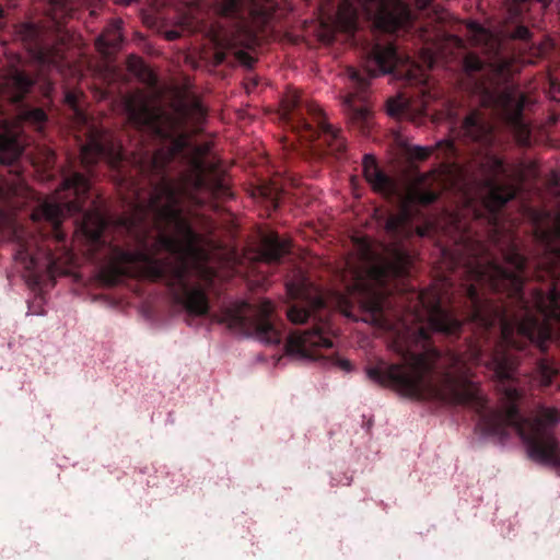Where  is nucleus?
<instances>
[{
    "label": "nucleus",
    "instance_id": "13",
    "mask_svg": "<svg viewBox=\"0 0 560 560\" xmlns=\"http://www.w3.org/2000/svg\"><path fill=\"white\" fill-rule=\"evenodd\" d=\"M102 159H107L112 164L119 162L120 145L110 132L95 129L90 132L86 143L81 148V162L89 167Z\"/></svg>",
    "mask_w": 560,
    "mask_h": 560
},
{
    "label": "nucleus",
    "instance_id": "46",
    "mask_svg": "<svg viewBox=\"0 0 560 560\" xmlns=\"http://www.w3.org/2000/svg\"><path fill=\"white\" fill-rule=\"evenodd\" d=\"M243 36H244L243 39H240V40L234 39L233 45L240 44L245 47H252L255 44L256 37L254 36V34L252 32L246 31V32H244Z\"/></svg>",
    "mask_w": 560,
    "mask_h": 560
},
{
    "label": "nucleus",
    "instance_id": "56",
    "mask_svg": "<svg viewBox=\"0 0 560 560\" xmlns=\"http://www.w3.org/2000/svg\"><path fill=\"white\" fill-rule=\"evenodd\" d=\"M139 0H115L116 3L120 4V5H130L131 3L133 2H138Z\"/></svg>",
    "mask_w": 560,
    "mask_h": 560
},
{
    "label": "nucleus",
    "instance_id": "20",
    "mask_svg": "<svg viewBox=\"0 0 560 560\" xmlns=\"http://www.w3.org/2000/svg\"><path fill=\"white\" fill-rule=\"evenodd\" d=\"M122 21L120 19L113 20L103 33L96 38L95 46L104 56L115 54L122 42Z\"/></svg>",
    "mask_w": 560,
    "mask_h": 560
},
{
    "label": "nucleus",
    "instance_id": "39",
    "mask_svg": "<svg viewBox=\"0 0 560 560\" xmlns=\"http://www.w3.org/2000/svg\"><path fill=\"white\" fill-rule=\"evenodd\" d=\"M483 67L482 61L476 55L468 54L464 59V69L466 72H476Z\"/></svg>",
    "mask_w": 560,
    "mask_h": 560
},
{
    "label": "nucleus",
    "instance_id": "35",
    "mask_svg": "<svg viewBox=\"0 0 560 560\" xmlns=\"http://www.w3.org/2000/svg\"><path fill=\"white\" fill-rule=\"evenodd\" d=\"M54 11V18L70 15L72 8L69 4V0H49Z\"/></svg>",
    "mask_w": 560,
    "mask_h": 560
},
{
    "label": "nucleus",
    "instance_id": "60",
    "mask_svg": "<svg viewBox=\"0 0 560 560\" xmlns=\"http://www.w3.org/2000/svg\"><path fill=\"white\" fill-rule=\"evenodd\" d=\"M417 233L420 235V236H423L424 235V232L422 229L418 228L417 229Z\"/></svg>",
    "mask_w": 560,
    "mask_h": 560
},
{
    "label": "nucleus",
    "instance_id": "29",
    "mask_svg": "<svg viewBox=\"0 0 560 560\" xmlns=\"http://www.w3.org/2000/svg\"><path fill=\"white\" fill-rule=\"evenodd\" d=\"M19 156L18 144L13 137L0 133V163L10 164Z\"/></svg>",
    "mask_w": 560,
    "mask_h": 560
},
{
    "label": "nucleus",
    "instance_id": "53",
    "mask_svg": "<svg viewBox=\"0 0 560 560\" xmlns=\"http://www.w3.org/2000/svg\"><path fill=\"white\" fill-rule=\"evenodd\" d=\"M164 35L167 40H175L179 37V32L171 30L166 31Z\"/></svg>",
    "mask_w": 560,
    "mask_h": 560
},
{
    "label": "nucleus",
    "instance_id": "28",
    "mask_svg": "<svg viewBox=\"0 0 560 560\" xmlns=\"http://www.w3.org/2000/svg\"><path fill=\"white\" fill-rule=\"evenodd\" d=\"M372 190L386 197L390 198L398 195V185L397 183L387 176L383 171L378 173V175L369 183Z\"/></svg>",
    "mask_w": 560,
    "mask_h": 560
},
{
    "label": "nucleus",
    "instance_id": "2",
    "mask_svg": "<svg viewBox=\"0 0 560 560\" xmlns=\"http://www.w3.org/2000/svg\"><path fill=\"white\" fill-rule=\"evenodd\" d=\"M211 149V142L194 147L188 155L189 167L179 180L174 182L162 176L148 203L158 231L156 236L149 242L147 234L139 233L138 248L135 250L115 247L107 264L100 271L104 282L115 285L124 277L151 281L161 279L165 272V264L155 256L165 250L179 256L178 264L172 270L174 282L184 290V298L178 299V302L191 315L202 316L208 313L209 301L206 292L199 287L186 289V260L206 261L208 254L203 248V235L192 229L188 217L183 212L182 199L187 197L200 203L202 201L195 194L202 190L214 197L229 195L225 176L218 172V161Z\"/></svg>",
    "mask_w": 560,
    "mask_h": 560
},
{
    "label": "nucleus",
    "instance_id": "37",
    "mask_svg": "<svg viewBox=\"0 0 560 560\" xmlns=\"http://www.w3.org/2000/svg\"><path fill=\"white\" fill-rule=\"evenodd\" d=\"M358 252L363 260L369 261L374 259V250L372 248L370 241L366 237L359 240Z\"/></svg>",
    "mask_w": 560,
    "mask_h": 560
},
{
    "label": "nucleus",
    "instance_id": "51",
    "mask_svg": "<svg viewBox=\"0 0 560 560\" xmlns=\"http://www.w3.org/2000/svg\"><path fill=\"white\" fill-rule=\"evenodd\" d=\"M65 102L70 106L74 107L78 102V95L73 92H68L65 96Z\"/></svg>",
    "mask_w": 560,
    "mask_h": 560
},
{
    "label": "nucleus",
    "instance_id": "15",
    "mask_svg": "<svg viewBox=\"0 0 560 560\" xmlns=\"http://www.w3.org/2000/svg\"><path fill=\"white\" fill-rule=\"evenodd\" d=\"M399 60L393 44H375L365 60V70L372 78L384 75L390 73Z\"/></svg>",
    "mask_w": 560,
    "mask_h": 560
},
{
    "label": "nucleus",
    "instance_id": "55",
    "mask_svg": "<svg viewBox=\"0 0 560 560\" xmlns=\"http://www.w3.org/2000/svg\"><path fill=\"white\" fill-rule=\"evenodd\" d=\"M432 1H428V0H418L417 1V7L419 9H425Z\"/></svg>",
    "mask_w": 560,
    "mask_h": 560
},
{
    "label": "nucleus",
    "instance_id": "44",
    "mask_svg": "<svg viewBox=\"0 0 560 560\" xmlns=\"http://www.w3.org/2000/svg\"><path fill=\"white\" fill-rule=\"evenodd\" d=\"M386 107L389 116H396L401 112L402 104L399 98H389L387 101Z\"/></svg>",
    "mask_w": 560,
    "mask_h": 560
},
{
    "label": "nucleus",
    "instance_id": "17",
    "mask_svg": "<svg viewBox=\"0 0 560 560\" xmlns=\"http://www.w3.org/2000/svg\"><path fill=\"white\" fill-rule=\"evenodd\" d=\"M32 195L33 192L19 176L0 178V201L5 202L9 210L23 207Z\"/></svg>",
    "mask_w": 560,
    "mask_h": 560
},
{
    "label": "nucleus",
    "instance_id": "22",
    "mask_svg": "<svg viewBox=\"0 0 560 560\" xmlns=\"http://www.w3.org/2000/svg\"><path fill=\"white\" fill-rule=\"evenodd\" d=\"M464 136L472 141L489 142L491 138V127L483 121L478 113L469 114L463 121Z\"/></svg>",
    "mask_w": 560,
    "mask_h": 560
},
{
    "label": "nucleus",
    "instance_id": "54",
    "mask_svg": "<svg viewBox=\"0 0 560 560\" xmlns=\"http://www.w3.org/2000/svg\"><path fill=\"white\" fill-rule=\"evenodd\" d=\"M225 59V54L223 51H217L214 54V63L215 65H220L224 61Z\"/></svg>",
    "mask_w": 560,
    "mask_h": 560
},
{
    "label": "nucleus",
    "instance_id": "26",
    "mask_svg": "<svg viewBox=\"0 0 560 560\" xmlns=\"http://www.w3.org/2000/svg\"><path fill=\"white\" fill-rule=\"evenodd\" d=\"M354 94H349L346 97L345 103L348 106L347 115L351 125L358 126L362 132H365V129L368 128L370 122L371 112L365 105L354 107Z\"/></svg>",
    "mask_w": 560,
    "mask_h": 560
},
{
    "label": "nucleus",
    "instance_id": "14",
    "mask_svg": "<svg viewBox=\"0 0 560 560\" xmlns=\"http://www.w3.org/2000/svg\"><path fill=\"white\" fill-rule=\"evenodd\" d=\"M410 19L408 7L400 0H381L377 3V13L374 24L385 32H395L402 27Z\"/></svg>",
    "mask_w": 560,
    "mask_h": 560
},
{
    "label": "nucleus",
    "instance_id": "31",
    "mask_svg": "<svg viewBox=\"0 0 560 560\" xmlns=\"http://www.w3.org/2000/svg\"><path fill=\"white\" fill-rule=\"evenodd\" d=\"M242 5V0H218L215 3V10L221 15L234 16L241 11Z\"/></svg>",
    "mask_w": 560,
    "mask_h": 560
},
{
    "label": "nucleus",
    "instance_id": "33",
    "mask_svg": "<svg viewBox=\"0 0 560 560\" xmlns=\"http://www.w3.org/2000/svg\"><path fill=\"white\" fill-rule=\"evenodd\" d=\"M363 176L368 183H371L378 173L380 170L375 158L372 154H365L362 161Z\"/></svg>",
    "mask_w": 560,
    "mask_h": 560
},
{
    "label": "nucleus",
    "instance_id": "49",
    "mask_svg": "<svg viewBox=\"0 0 560 560\" xmlns=\"http://www.w3.org/2000/svg\"><path fill=\"white\" fill-rule=\"evenodd\" d=\"M338 304L342 308L346 316H350L349 308L351 306V303L347 296L340 295L338 298Z\"/></svg>",
    "mask_w": 560,
    "mask_h": 560
},
{
    "label": "nucleus",
    "instance_id": "24",
    "mask_svg": "<svg viewBox=\"0 0 560 560\" xmlns=\"http://www.w3.org/2000/svg\"><path fill=\"white\" fill-rule=\"evenodd\" d=\"M0 235L1 240L11 242L22 243L24 236V230L19 226L13 220L11 213L3 212L0 210ZM28 252V247L21 244V249L18 250V255H22Z\"/></svg>",
    "mask_w": 560,
    "mask_h": 560
},
{
    "label": "nucleus",
    "instance_id": "3",
    "mask_svg": "<svg viewBox=\"0 0 560 560\" xmlns=\"http://www.w3.org/2000/svg\"><path fill=\"white\" fill-rule=\"evenodd\" d=\"M509 266L486 259L467 270L471 283L467 290L469 320L483 327L501 325L503 342L523 349L535 343L544 350L545 341L560 336V291L556 284L542 292L533 289L530 300L523 295L525 258L514 246L504 253Z\"/></svg>",
    "mask_w": 560,
    "mask_h": 560
},
{
    "label": "nucleus",
    "instance_id": "4",
    "mask_svg": "<svg viewBox=\"0 0 560 560\" xmlns=\"http://www.w3.org/2000/svg\"><path fill=\"white\" fill-rule=\"evenodd\" d=\"M124 107L135 125L151 126L165 138L178 132L168 147L156 150L142 166V172L153 175H162L166 164L189 147L190 133L186 129L191 127L196 132L206 119V109L197 98L176 100L172 103V110H166L158 105L156 96L136 91L125 96Z\"/></svg>",
    "mask_w": 560,
    "mask_h": 560
},
{
    "label": "nucleus",
    "instance_id": "47",
    "mask_svg": "<svg viewBox=\"0 0 560 560\" xmlns=\"http://www.w3.org/2000/svg\"><path fill=\"white\" fill-rule=\"evenodd\" d=\"M235 57L236 59L247 66V67H252L253 63H254V59L248 55V52L244 51V50H237L235 51Z\"/></svg>",
    "mask_w": 560,
    "mask_h": 560
},
{
    "label": "nucleus",
    "instance_id": "7",
    "mask_svg": "<svg viewBox=\"0 0 560 560\" xmlns=\"http://www.w3.org/2000/svg\"><path fill=\"white\" fill-rule=\"evenodd\" d=\"M480 172L483 177V184L489 189L483 197V205L488 210L493 212L512 200L517 191L516 187L512 184H498V178L505 175L512 177L514 180L523 182L527 177L536 174V165L535 163L527 165L520 164L514 170H510L500 158L488 155L480 164Z\"/></svg>",
    "mask_w": 560,
    "mask_h": 560
},
{
    "label": "nucleus",
    "instance_id": "38",
    "mask_svg": "<svg viewBox=\"0 0 560 560\" xmlns=\"http://www.w3.org/2000/svg\"><path fill=\"white\" fill-rule=\"evenodd\" d=\"M147 67L143 59L139 56L131 55L127 58V69L137 77Z\"/></svg>",
    "mask_w": 560,
    "mask_h": 560
},
{
    "label": "nucleus",
    "instance_id": "41",
    "mask_svg": "<svg viewBox=\"0 0 560 560\" xmlns=\"http://www.w3.org/2000/svg\"><path fill=\"white\" fill-rule=\"evenodd\" d=\"M137 78L142 83L154 86L158 83V78L154 72L147 66L140 73L137 74Z\"/></svg>",
    "mask_w": 560,
    "mask_h": 560
},
{
    "label": "nucleus",
    "instance_id": "43",
    "mask_svg": "<svg viewBox=\"0 0 560 560\" xmlns=\"http://www.w3.org/2000/svg\"><path fill=\"white\" fill-rule=\"evenodd\" d=\"M300 104V95L298 93H292L287 96L283 101V107L287 115H291L292 110L296 108Z\"/></svg>",
    "mask_w": 560,
    "mask_h": 560
},
{
    "label": "nucleus",
    "instance_id": "36",
    "mask_svg": "<svg viewBox=\"0 0 560 560\" xmlns=\"http://www.w3.org/2000/svg\"><path fill=\"white\" fill-rule=\"evenodd\" d=\"M432 148L422 145H412L407 149V152L411 159L423 161L428 159L432 153Z\"/></svg>",
    "mask_w": 560,
    "mask_h": 560
},
{
    "label": "nucleus",
    "instance_id": "5",
    "mask_svg": "<svg viewBox=\"0 0 560 560\" xmlns=\"http://www.w3.org/2000/svg\"><path fill=\"white\" fill-rule=\"evenodd\" d=\"M504 395L506 405L490 411L485 422L489 431L504 440L510 430L515 431L526 446L527 455L534 462L550 466L560 474V443L553 427L558 422V411L555 408H541L535 417L522 419L515 401L520 394L514 387H506Z\"/></svg>",
    "mask_w": 560,
    "mask_h": 560
},
{
    "label": "nucleus",
    "instance_id": "61",
    "mask_svg": "<svg viewBox=\"0 0 560 560\" xmlns=\"http://www.w3.org/2000/svg\"><path fill=\"white\" fill-rule=\"evenodd\" d=\"M261 194H262L264 196H269V195H270V192H267V190H266L265 188H262V189H261Z\"/></svg>",
    "mask_w": 560,
    "mask_h": 560
},
{
    "label": "nucleus",
    "instance_id": "16",
    "mask_svg": "<svg viewBox=\"0 0 560 560\" xmlns=\"http://www.w3.org/2000/svg\"><path fill=\"white\" fill-rule=\"evenodd\" d=\"M536 237L544 244L546 249L545 262L551 277L555 276L556 267L560 264V212L556 215L552 226L536 229Z\"/></svg>",
    "mask_w": 560,
    "mask_h": 560
},
{
    "label": "nucleus",
    "instance_id": "40",
    "mask_svg": "<svg viewBox=\"0 0 560 560\" xmlns=\"http://www.w3.org/2000/svg\"><path fill=\"white\" fill-rule=\"evenodd\" d=\"M347 73L349 79L355 83L360 91H363L368 88L369 80L364 75H362L361 72L353 68H348Z\"/></svg>",
    "mask_w": 560,
    "mask_h": 560
},
{
    "label": "nucleus",
    "instance_id": "30",
    "mask_svg": "<svg viewBox=\"0 0 560 560\" xmlns=\"http://www.w3.org/2000/svg\"><path fill=\"white\" fill-rule=\"evenodd\" d=\"M556 372L557 370L552 362L548 360H540L536 369V380L540 386H548L551 383Z\"/></svg>",
    "mask_w": 560,
    "mask_h": 560
},
{
    "label": "nucleus",
    "instance_id": "27",
    "mask_svg": "<svg viewBox=\"0 0 560 560\" xmlns=\"http://www.w3.org/2000/svg\"><path fill=\"white\" fill-rule=\"evenodd\" d=\"M106 222L100 212L92 211L84 214L82 230L92 243H96L100 240Z\"/></svg>",
    "mask_w": 560,
    "mask_h": 560
},
{
    "label": "nucleus",
    "instance_id": "25",
    "mask_svg": "<svg viewBox=\"0 0 560 560\" xmlns=\"http://www.w3.org/2000/svg\"><path fill=\"white\" fill-rule=\"evenodd\" d=\"M358 10L353 0H343L337 11L336 24L343 32H353L357 28Z\"/></svg>",
    "mask_w": 560,
    "mask_h": 560
},
{
    "label": "nucleus",
    "instance_id": "50",
    "mask_svg": "<svg viewBox=\"0 0 560 560\" xmlns=\"http://www.w3.org/2000/svg\"><path fill=\"white\" fill-rule=\"evenodd\" d=\"M467 28L475 33H483L485 28L476 21H469L467 23Z\"/></svg>",
    "mask_w": 560,
    "mask_h": 560
},
{
    "label": "nucleus",
    "instance_id": "21",
    "mask_svg": "<svg viewBox=\"0 0 560 560\" xmlns=\"http://www.w3.org/2000/svg\"><path fill=\"white\" fill-rule=\"evenodd\" d=\"M290 250V242L280 240L275 233L265 235L260 243V259L265 262H277Z\"/></svg>",
    "mask_w": 560,
    "mask_h": 560
},
{
    "label": "nucleus",
    "instance_id": "42",
    "mask_svg": "<svg viewBox=\"0 0 560 560\" xmlns=\"http://www.w3.org/2000/svg\"><path fill=\"white\" fill-rule=\"evenodd\" d=\"M532 37V33L530 31L528 30V27L524 26V25H518L511 34H510V38L511 39H517V40H523V42H527Z\"/></svg>",
    "mask_w": 560,
    "mask_h": 560
},
{
    "label": "nucleus",
    "instance_id": "59",
    "mask_svg": "<svg viewBox=\"0 0 560 560\" xmlns=\"http://www.w3.org/2000/svg\"><path fill=\"white\" fill-rule=\"evenodd\" d=\"M54 265H55L54 257H52L51 254H49L48 255V267H49V269H51Z\"/></svg>",
    "mask_w": 560,
    "mask_h": 560
},
{
    "label": "nucleus",
    "instance_id": "48",
    "mask_svg": "<svg viewBox=\"0 0 560 560\" xmlns=\"http://www.w3.org/2000/svg\"><path fill=\"white\" fill-rule=\"evenodd\" d=\"M509 68H510V61H508V60H501V61L493 63L494 72L500 75H504L509 71Z\"/></svg>",
    "mask_w": 560,
    "mask_h": 560
},
{
    "label": "nucleus",
    "instance_id": "12",
    "mask_svg": "<svg viewBox=\"0 0 560 560\" xmlns=\"http://www.w3.org/2000/svg\"><path fill=\"white\" fill-rule=\"evenodd\" d=\"M15 35L21 39L31 56L43 65L59 66L63 59V45H44L40 31L32 23H23L16 26Z\"/></svg>",
    "mask_w": 560,
    "mask_h": 560
},
{
    "label": "nucleus",
    "instance_id": "52",
    "mask_svg": "<svg viewBox=\"0 0 560 560\" xmlns=\"http://www.w3.org/2000/svg\"><path fill=\"white\" fill-rule=\"evenodd\" d=\"M300 127L303 128L305 131H311L312 137L315 136L316 131L313 129L312 124L307 122L304 118L299 119Z\"/></svg>",
    "mask_w": 560,
    "mask_h": 560
},
{
    "label": "nucleus",
    "instance_id": "57",
    "mask_svg": "<svg viewBox=\"0 0 560 560\" xmlns=\"http://www.w3.org/2000/svg\"><path fill=\"white\" fill-rule=\"evenodd\" d=\"M339 365H340L342 369L347 370V371H349V370H350V362H349V361H347V360H341V361H339Z\"/></svg>",
    "mask_w": 560,
    "mask_h": 560
},
{
    "label": "nucleus",
    "instance_id": "23",
    "mask_svg": "<svg viewBox=\"0 0 560 560\" xmlns=\"http://www.w3.org/2000/svg\"><path fill=\"white\" fill-rule=\"evenodd\" d=\"M499 103L503 107L505 119L510 124L518 126L525 106V96L523 94L516 96L513 93L505 92L500 95Z\"/></svg>",
    "mask_w": 560,
    "mask_h": 560
},
{
    "label": "nucleus",
    "instance_id": "32",
    "mask_svg": "<svg viewBox=\"0 0 560 560\" xmlns=\"http://www.w3.org/2000/svg\"><path fill=\"white\" fill-rule=\"evenodd\" d=\"M19 118L25 122L39 126L47 119V115L42 108L23 109L19 114Z\"/></svg>",
    "mask_w": 560,
    "mask_h": 560
},
{
    "label": "nucleus",
    "instance_id": "58",
    "mask_svg": "<svg viewBox=\"0 0 560 560\" xmlns=\"http://www.w3.org/2000/svg\"><path fill=\"white\" fill-rule=\"evenodd\" d=\"M550 89L551 91L553 92H559L560 91V86L558 83H556L553 80H550Z\"/></svg>",
    "mask_w": 560,
    "mask_h": 560
},
{
    "label": "nucleus",
    "instance_id": "9",
    "mask_svg": "<svg viewBox=\"0 0 560 560\" xmlns=\"http://www.w3.org/2000/svg\"><path fill=\"white\" fill-rule=\"evenodd\" d=\"M443 187V175L440 173L431 172L418 176L407 186L405 194L400 197L399 211L386 220L385 231L390 235L404 232L411 219V207L433 203Z\"/></svg>",
    "mask_w": 560,
    "mask_h": 560
},
{
    "label": "nucleus",
    "instance_id": "6",
    "mask_svg": "<svg viewBox=\"0 0 560 560\" xmlns=\"http://www.w3.org/2000/svg\"><path fill=\"white\" fill-rule=\"evenodd\" d=\"M89 189L90 184L88 178L81 173H74L72 176L66 178L60 189L56 191L57 198L61 201L59 203L44 201L33 210L31 219L34 222H48L54 229L55 238L58 242L62 241L65 235L59 231V226L63 220V211H81L84 197Z\"/></svg>",
    "mask_w": 560,
    "mask_h": 560
},
{
    "label": "nucleus",
    "instance_id": "11",
    "mask_svg": "<svg viewBox=\"0 0 560 560\" xmlns=\"http://www.w3.org/2000/svg\"><path fill=\"white\" fill-rule=\"evenodd\" d=\"M319 324L311 330L298 334L293 332L289 336L285 343V351L291 355L300 358L315 359L319 349H328L332 347L329 338L330 325L327 318H319Z\"/></svg>",
    "mask_w": 560,
    "mask_h": 560
},
{
    "label": "nucleus",
    "instance_id": "19",
    "mask_svg": "<svg viewBox=\"0 0 560 560\" xmlns=\"http://www.w3.org/2000/svg\"><path fill=\"white\" fill-rule=\"evenodd\" d=\"M306 110L314 118L317 129L325 135L331 150L336 152L345 151L346 140L341 137L340 129L326 121L322 108L316 103H307Z\"/></svg>",
    "mask_w": 560,
    "mask_h": 560
},
{
    "label": "nucleus",
    "instance_id": "18",
    "mask_svg": "<svg viewBox=\"0 0 560 560\" xmlns=\"http://www.w3.org/2000/svg\"><path fill=\"white\" fill-rule=\"evenodd\" d=\"M33 81L22 71L12 70L0 77V93L12 102L21 101Z\"/></svg>",
    "mask_w": 560,
    "mask_h": 560
},
{
    "label": "nucleus",
    "instance_id": "34",
    "mask_svg": "<svg viewBox=\"0 0 560 560\" xmlns=\"http://www.w3.org/2000/svg\"><path fill=\"white\" fill-rule=\"evenodd\" d=\"M363 176L368 183H371L378 173L380 170L375 158L372 154H365L362 161Z\"/></svg>",
    "mask_w": 560,
    "mask_h": 560
},
{
    "label": "nucleus",
    "instance_id": "1",
    "mask_svg": "<svg viewBox=\"0 0 560 560\" xmlns=\"http://www.w3.org/2000/svg\"><path fill=\"white\" fill-rule=\"evenodd\" d=\"M411 257L401 243H390L376 264L365 276L358 275L349 295L362 312L361 320L384 329H397L398 337L393 349L401 354L400 363L380 361L365 369L368 378L401 396L415 399H439L454 405H470L482 409L486 400L479 384L471 380V365H486L500 381L513 380L518 358L499 346L489 360H482L481 351L471 346L463 354L435 349L422 352L410 350L409 342L424 341L430 331L446 336H457L462 322L441 307V299L435 289H428L417 295L412 311L402 314L397 324L387 317V298L384 282L390 277L407 273Z\"/></svg>",
    "mask_w": 560,
    "mask_h": 560
},
{
    "label": "nucleus",
    "instance_id": "45",
    "mask_svg": "<svg viewBox=\"0 0 560 560\" xmlns=\"http://www.w3.org/2000/svg\"><path fill=\"white\" fill-rule=\"evenodd\" d=\"M549 190L555 194H560V175L557 173H551L550 178L548 180Z\"/></svg>",
    "mask_w": 560,
    "mask_h": 560
},
{
    "label": "nucleus",
    "instance_id": "8",
    "mask_svg": "<svg viewBox=\"0 0 560 560\" xmlns=\"http://www.w3.org/2000/svg\"><path fill=\"white\" fill-rule=\"evenodd\" d=\"M273 304L269 300L261 301L257 306L244 304L236 310H228L220 322L230 329L255 337L267 345H278L281 341V332L270 322L273 313Z\"/></svg>",
    "mask_w": 560,
    "mask_h": 560
},
{
    "label": "nucleus",
    "instance_id": "10",
    "mask_svg": "<svg viewBox=\"0 0 560 560\" xmlns=\"http://www.w3.org/2000/svg\"><path fill=\"white\" fill-rule=\"evenodd\" d=\"M287 291L292 299L306 302V306L293 305L287 311V316L293 324H303L310 317L315 319L317 313L326 308V301L320 290L301 273L287 282Z\"/></svg>",
    "mask_w": 560,
    "mask_h": 560
}]
</instances>
